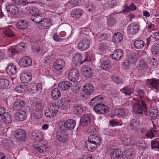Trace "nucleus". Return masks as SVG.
Here are the masks:
<instances>
[{
  "instance_id": "42",
  "label": "nucleus",
  "mask_w": 159,
  "mask_h": 159,
  "mask_svg": "<svg viewBox=\"0 0 159 159\" xmlns=\"http://www.w3.org/2000/svg\"><path fill=\"white\" fill-rule=\"evenodd\" d=\"M58 103L59 105V107L61 109H65L67 107V102L66 98H61L58 101Z\"/></svg>"
},
{
  "instance_id": "56",
  "label": "nucleus",
  "mask_w": 159,
  "mask_h": 159,
  "mask_svg": "<svg viewBox=\"0 0 159 159\" xmlns=\"http://www.w3.org/2000/svg\"><path fill=\"white\" fill-rule=\"evenodd\" d=\"M129 60L133 63L136 62L137 61L135 52H132L130 54L129 57Z\"/></svg>"
},
{
  "instance_id": "37",
  "label": "nucleus",
  "mask_w": 159,
  "mask_h": 159,
  "mask_svg": "<svg viewBox=\"0 0 159 159\" xmlns=\"http://www.w3.org/2000/svg\"><path fill=\"white\" fill-rule=\"evenodd\" d=\"M73 111L77 115H81L84 111L83 107L80 104H76L74 106Z\"/></svg>"
},
{
  "instance_id": "8",
  "label": "nucleus",
  "mask_w": 159,
  "mask_h": 159,
  "mask_svg": "<svg viewBox=\"0 0 159 159\" xmlns=\"http://www.w3.org/2000/svg\"><path fill=\"white\" fill-rule=\"evenodd\" d=\"M79 75V71L76 68H73L70 71L68 78L70 81L75 82L78 80Z\"/></svg>"
},
{
  "instance_id": "61",
  "label": "nucleus",
  "mask_w": 159,
  "mask_h": 159,
  "mask_svg": "<svg viewBox=\"0 0 159 159\" xmlns=\"http://www.w3.org/2000/svg\"><path fill=\"white\" fill-rule=\"evenodd\" d=\"M114 1L111 0L105 3L104 6V8L107 9L111 8L114 7Z\"/></svg>"
},
{
  "instance_id": "51",
  "label": "nucleus",
  "mask_w": 159,
  "mask_h": 159,
  "mask_svg": "<svg viewBox=\"0 0 159 159\" xmlns=\"http://www.w3.org/2000/svg\"><path fill=\"white\" fill-rule=\"evenodd\" d=\"M121 91L125 95H129L134 91V89L128 87L124 88L121 89Z\"/></svg>"
},
{
  "instance_id": "33",
  "label": "nucleus",
  "mask_w": 159,
  "mask_h": 159,
  "mask_svg": "<svg viewBox=\"0 0 159 159\" xmlns=\"http://www.w3.org/2000/svg\"><path fill=\"white\" fill-rule=\"evenodd\" d=\"M51 95L52 98L55 100H57L61 97V92L58 89H52Z\"/></svg>"
},
{
  "instance_id": "17",
  "label": "nucleus",
  "mask_w": 159,
  "mask_h": 159,
  "mask_svg": "<svg viewBox=\"0 0 159 159\" xmlns=\"http://www.w3.org/2000/svg\"><path fill=\"white\" fill-rule=\"evenodd\" d=\"M90 121L91 118L90 115L88 114H84L81 117L80 124L83 127H85L90 123Z\"/></svg>"
},
{
  "instance_id": "63",
  "label": "nucleus",
  "mask_w": 159,
  "mask_h": 159,
  "mask_svg": "<svg viewBox=\"0 0 159 159\" xmlns=\"http://www.w3.org/2000/svg\"><path fill=\"white\" fill-rule=\"evenodd\" d=\"M4 34L8 37H12L14 35V34L10 29H7L3 32Z\"/></svg>"
},
{
  "instance_id": "3",
  "label": "nucleus",
  "mask_w": 159,
  "mask_h": 159,
  "mask_svg": "<svg viewBox=\"0 0 159 159\" xmlns=\"http://www.w3.org/2000/svg\"><path fill=\"white\" fill-rule=\"evenodd\" d=\"M76 125V122L74 120L68 119L65 121L63 124H62L60 126V129L63 130H72L74 129Z\"/></svg>"
},
{
  "instance_id": "2",
  "label": "nucleus",
  "mask_w": 159,
  "mask_h": 159,
  "mask_svg": "<svg viewBox=\"0 0 159 159\" xmlns=\"http://www.w3.org/2000/svg\"><path fill=\"white\" fill-rule=\"evenodd\" d=\"M65 65V63L63 60L61 59H58L54 63V71L57 74L61 73Z\"/></svg>"
},
{
  "instance_id": "44",
  "label": "nucleus",
  "mask_w": 159,
  "mask_h": 159,
  "mask_svg": "<svg viewBox=\"0 0 159 159\" xmlns=\"http://www.w3.org/2000/svg\"><path fill=\"white\" fill-rule=\"evenodd\" d=\"M30 13L32 16H34L35 15H39L41 14L40 8L39 7H34L32 9H30L29 10Z\"/></svg>"
},
{
  "instance_id": "28",
  "label": "nucleus",
  "mask_w": 159,
  "mask_h": 159,
  "mask_svg": "<svg viewBox=\"0 0 159 159\" xmlns=\"http://www.w3.org/2000/svg\"><path fill=\"white\" fill-rule=\"evenodd\" d=\"M58 112L57 110L48 108L45 110L44 114L47 117L51 118L55 116Z\"/></svg>"
},
{
  "instance_id": "5",
  "label": "nucleus",
  "mask_w": 159,
  "mask_h": 159,
  "mask_svg": "<svg viewBox=\"0 0 159 159\" xmlns=\"http://www.w3.org/2000/svg\"><path fill=\"white\" fill-rule=\"evenodd\" d=\"M147 85L151 89L159 90V79L154 78L148 79Z\"/></svg>"
},
{
  "instance_id": "14",
  "label": "nucleus",
  "mask_w": 159,
  "mask_h": 159,
  "mask_svg": "<svg viewBox=\"0 0 159 159\" xmlns=\"http://www.w3.org/2000/svg\"><path fill=\"white\" fill-rule=\"evenodd\" d=\"M20 66L24 67L30 66L32 64V59L28 56H25L22 58L19 61Z\"/></svg>"
},
{
  "instance_id": "47",
  "label": "nucleus",
  "mask_w": 159,
  "mask_h": 159,
  "mask_svg": "<svg viewBox=\"0 0 159 159\" xmlns=\"http://www.w3.org/2000/svg\"><path fill=\"white\" fill-rule=\"evenodd\" d=\"M157 64V60L152 58L150 59L148 65V66L149 68L152 69L155 67Z\"/></svg>"
},
{
  "instance_id": "55",
  "label": "nucleus",
  "mask_w": 159,
  "mask_h": 159,
  "mask_svg": "<svg viewBox=\"0 0 159 159\" xmlns=\"http://www.w3.org/2000/svg\"><path fill=\"white\" fill-rule=\"evenodd\" d=\"M123 143L124 145L129 146L133 144V140L130 138H124L123 140Z\"/></svg>"
},
{
  "instance_id": "9",
  "label": "nucleus",
  "mask_w": 159,
  "mask_h": 159,
  "mask_svg": "<svg viewBox=\"0 0 159 159\" xmlns=\"http://www.w3.org/2000/svg\"><path fill=\"white\" fill-rule=\"evenodd\" d=\"M139 25L138 22H134L130 24L128 26L129 33L131 35L135 34L139 31Z\"/></svg>"
},
{
  "instance_id": "46",
  "label": "nucleus",
  "mask_w": 159,
  "mask_h": 159,
  "mask_svg": "<svg viewBox=\"0 0 159 159\" xmlns=\"http://www.w3.org/2000/svg\"><path fill=\"white\" fill-rule=\"evenodd\" d=\"M41 15V14H40L39 15H35L34 16H32L31 19L35 23H40L42 20V17Z\"/></svg>"
},
{
  "instance_id": "19",
  "label": "nucleus",
  "mask_w": 159,
  "mask_h": 159,
  "mask_svg": "<svg viewBox=\"0 0 159 159\" xmlns=\"http://www.w3.org/2000/svg\"><path fill=\"white\" fill-rule=\"evenodd\" d=\"M58 87L63 91H67L72 86L71 83L68 81H63L60 82L58 85Z\"/></svg>"
},
{
  "instance_id": "12",
  "label": "nucleus",
  "mask_w": 159,
  "mask_h": 159,
  "mask_svg": "<svg viewBox=\"0 0 159 159\" xmlns=\"http://www.w3.org/2000/svg\"><path fill=\"white\" fill-rule=\"evenodd\" d=\"M7 12L12 15L17 14L19 12V8L15 5L10 4L7 5L6 7Z\"/></svg>"
},
{
  "instance_id": "20",
  "label": "nucleus",
  "mask_w": 159,
  "mask_h": 159,
  "mask_svg": "<svg viewBox=\"0 0 159 159\" xmlns=\"http://www.w3.org/2000/svg\"><path fill=\"white\" fill-rule=\"evenodd\" d=\"M82 71L83 75L87 78L91 77L93 75V70L88 66H84L82 69Z\"/></svg>"
},
{
  "instance_id": "4",
  "label": "nucleus",
  "mask_w": 159,
  "mask_h": 159,
  "mask_svg": "<svg viewBox=\"0 0 159 159\" xmlns=\"http://www.w3.org/2000/svg\"><path fill=\"white\" fill-rule=\"evenodd\" d=\"M66 131L60 128L59 129L56 133V137L57 140L61 143H65L68 139V136L66 133Z\"/></svg>"
},
{
  "instance_id": "45",
  "label": "nucleus",
  "mask_w": 159,
  "mask_h": 159,
  "mask_svg": "<svg viewBox=\"0 0 159 159\" xmlns=\"http://www.w3.org/2000/svg\"><path fill=\"white\" fill-rule=\"evenodd\" d=\"M158 114V111L156 108H151L150 110L149 115L150 117L152 120L155 119L157 116Z\"/></svg>"
},
{
  "instance_id": "38",
  "label": "nucleus",
  "mask_w": 159,
  "mask_h": 159,
  "mask_svg": "<svg viewBox=\"0 0 159 159\" xmlns=\"http://www.w3.org/2000/svg\"><path fill=\"white\" fill-rule=\"evenodd\" d=\"M123 35L120 33H115L113 36L112 40L116 43H119L123 39Z\"/></svg>"
},
{
  "instance_id": "23",
  "label": "nucleus",
  "mask_w": 159,
  "mask_h": 159,
  "mask_svg": "<svg viewBox=\"0 0 159 159\" xmlns=\"http://www.w3.org/2000/svg\"><path fill=\"white\" fill-rule=\"evenodd\" d=\"M82 59L81 55L80 53H76L74 55L72 61L75 66H78L83 62Z\"/></svg>"
},
{
  "instance_id": "43",
  "label": "nucleus",
  "mask_w": 159,
  "mask_h": 159,
  "mask_svg": "<svg viewBox=\"0 0 159 159\" xmlns=\"http://www.w3.org/2000/svg\"><path fill=\"white\" fill-rule=\"evenodd\" d=\"M31 49L33 52L34 53L38 52L40 53H42L44 50L42 46L38 45L32 46Z\"/></svg>"
},
{
  "instance_id": "15",
  "label": "nucleus",
  "mask_w": 159,
  "mask_h": 159,
  "mask_svg": "<svg viewBox=\"0 0 159 159\" xmlns=\"http://www.w3.org/2000/svg\"><path fill=\"white\" fill-rule=\"evenodd\" d=\"M83 91L85 94L90 96L94 92V87L91 84H86L83 87Z\"/></svg>"
},
{
  "instance_id": "16",
  "label": "nucleus",
  "mask_w": 159,
  "mask_h": 159,
  "mask_svg": "<svg viewBox=\"0 0 159 159\" xmlns=\"http://www.w3.org/2000/svg\"><path fill=\"white\" fill-rule=\"evenodd\" d=\"M20 78L22 82L27 83L31 80L32 75L30 73L23 71L20 75Z\"/></svg>"
},
{
  "instance_id": "13",
  "label": "nucleus",
  "mask_w": 159,
  "mask_h": 159,
  "mask_svg": "<svg viewBox=\"0 0 159 159\" xmlns=\"http://www.w3.org/2000/svg\"><path fill=\"white\" fill-rule=\"evenodd\" d=\"M148 68V64L143 60H140L139 64L136 66V69L139 72L143 74L147 71Z\"/></svg>"
},
{
  "instance_id": "49",
  "label": "nucleus",
  "mask_w": 159,
  "mask_h": 159,
  "mask_svg": "<svg viewBox=\"0 0 159 159\" xmlns=\"http://www.w3.org/2000/svg\"><path fill=\"white\" fill-rule=\"evenodd\" d=\"M9 81L5 79H0V88L6 87L9 85Z\"/></svg>"
},
{
  "instance_id": "34",
  "label": "nucleus",
  "mask_w": 159,
  "mask_h": 159,
  "mask_svg": "<svg viewBox=\"0 0 159 159\" xmlns=\"http://www.w3.org/2000/svg\"><path fill=\"white\" fill-rule=\"evenodd\" d=\"M152 53L155 56H159V43H153L151 48Z\"/></svg>"
},
{
  "instance_id": "36",
  "label": "nucleus",
  "mask_w": 159,
  "mask_h": 159,
  "mask_svg": "<svg viewBox=\"0 0 159 159\" xmlns=\"http://www.w3.org/2000/svg\"><path fill=\"white\" fill-rule=\"evenodd\" d=\"M30 88L31 90L33 91V92L35 93H37L38 91H41L42 88V85L41 83L36 84L34 83L31 84Z\"/></svg>"
},
{
  "instance_id": "18",
  "label": "nucleus",
  "mask_w": 159,
  "mask_h": 159,
  "mask_svg": "<svg viewBox=\"0 0 159 159\" xmlns=\"http://www.w3.org/2000/svg\"><path fill=\"white\" fill-rule=\"evenodd\" d=\"M122 152L120 148H115L111 153V159H120Z\"/></svg>"
},
{
  "instance_id": "31",
  "label": "nucleus",
  "mask_w": 159,
  "mask_h": 159,
  "mask_svg": "<svg viewBox=\"0 0 159 159\" xmlns=\"http://www.w3.org/2000/svg\"><path fill=\"white\" fill-rule=\"evenodd\" d=\"M100 67L101 68L105 70L109 71L111 68V65L109 60H106L101 63Z\"/></svg>"
},
{
  "instance_id": "54",
  "label": "nucleus",
  "mask_w": 159,
  "mask_h": 159,
  "mask_svg": "<svg viewBox=\"0 0 159 159\" xmlns=\"http://www.w3.org/2000/svg\"><path fill=\"white\" fill-rule=\"evenodd\" d=\"M84 0H70L69 3L74 6H77L82 4Z\"/></svg>"
},
{
  "instance_id": "7",
  "label": "nucleus",
  "mask_w": 159,
  "mask_h": 159,
  "mask_svg": "<svg viewBox=\"0 0 159 159\" xmlns=\"http://www.w3.org/2000/svg\"><path fill=\"white\" fill-rule=\"evenodd\" d=\"M14 135L18 141H22L25 139L27 133L25 130L22 129H18L15 131Z\"/></svg>"
},
{
  "instance_id": "60",
  "label": "nucleus",
  "mask_w": 159,
  "mask_h": 159,
  "mask_svg": "<svg viewBox=\"0 0 159 159\" xmlns=\"http://www.w3.org/2000/svg\"><path fill=\"white\" fill-rule=\"evenodd\" d=\"M139 146L140 150H143L147 147V144L143 140L139 141Z\"/></svg>"
},
{
  "instance_id": "64",
  "label": "nucleus",
  "mask_w": 159,
  "mask_h": 159,
  "mask_svg": "<svg viewBox=\"0 0 159 159\" xmlns=\"http://www.w3.org/2000/svg\"><path fill=\"white\" fill-rule=\"evenodd\" d=\"M152 148H157L159 149V141L156 140H152L151 141Z\"/></svg>"
},
{
  "instance_id": "48",
  "label": "nucleus",
  "mask_w": 159,
  "mask_h": 159,
  "mask_svg": "<svg viewBox=\"0 0 159 159\" xmlns=\"http://www.w3.org/2000/svg\"><path fill=\"white\" fill-rule=\"evenodd\" d=\"M42 110L41 109L36 108L33 111L34 116L37 119L40 118L42 115Z\"/></svg>"
},
{
  "instance_id": "40",
  "label": "nucleus",
  "mask_w": 159,
  "mask_h": 159,
  "mask_svg": "<svg viewBox=\"0 0 159 159\" xmlns=\"http://www.w3.org/2000/svg\"><path fill=\"white\" fill-rule=\"evenodd\" d=\"M123 157L124 159H130L134 157V154L131 151L129 150H125L122 153Z\"/></svg>"
},
{
  "instance_id": "50",
  "label": "nucleus",
  "mask_w": 159,
  "mask_h": 159,
  "mask_svg": "<svg viewBox=\"0 0 159 159\" xmlns=\"http://www.w3.org/2000/svg\"><path fill=\"white\" fill-rule=\"evenodd\" d=\"M138 124V121L136 119H132L130 122V125L131 128L134 130H135L137 129V126Z\"/></svg>"
},
{
  "instance_id": "32",
  "label": "nucleus",
  "mask_w": 159,
  "mask_h": 159,
  "mask_svg": "<svg viewBox=\"0 0 159 159\" xmlns=\"http://www.w3.org/2000/svg\"><path fill=\"white\" fill-rule=\"evenodd\" d=\"M16 26L19 29L23 30L26 29L28 26V23L25 20H20L17 22Z\"/></svg>"
},
{
  "instance_id": "6",
  "label": "nucleus",
  "mask_w": 159,
  "mask_h": 159,
  "mask_svg": "<svg viewBox=\"0 0 159 159\" xmlns=\"http://www.w3.org/2000/svg\"><path fill=\"white\" fill-rule=\"evenodd\" d=\"M94 109L95 112L99 114L107 113L109 111L108 107L107 106L100 103L95 105Z\"/></svg>"
},
{
  "instance_id": "39",
  "label": "nucleus",
  "mask_w": 159,
  "mask_h": 159,
  "mask_svg": "<svg viewBox=\"0 0 159 159\" xmlns=\"http://www.w3.org/2000/svg\"><path fill=\"white\" fill-rule=\"evenodd\" d=\"M1 118L4 123L6 124H10L12 121V117L7 113H5Z\"/></svg>"
},
{
  "instance_id": "35",
  "label": "nucleus",
  "mask_w": 159,
  "mask_h": 159,
  "mask_svg": "<svg viewBox=\"0 0 159 159\" xmlns=\"http://www.w3.org/2000/svg\"><path fill=\"white\" fill-rule=\"evenodd\" d=\"M40 24L41 27L44 29L49 28L52 25L50 20L48 18L42 20Z\"/></svg>"
},
{
  "instance_id": "24",
  "label": "nucleus",
  "mask_w": 159,
  "mask_h": 159,
  "mask_svg": "<svg viewBox=\"0 0 159 159\" xmlns=\"http://www.w3.org/2000/svg\"><path fill=\"white\" fill-rule=\"evenodd\" d=\"M88 140L89 141H91L99 146V143L101 141V138L98 135L93 134L89 136Z\"/></svg>"
},
{
  "instance_id": "57",
  "label": "nucleus",
  "mask_w": 159,
  "mask_h": 159,
  "mask_svg": "<svg viewBox=\"0 0 159 159\" xmlns=\"http://www.w3.org/2000/svg\"><path fill=\"white\" fill-rule=\"evenodd\" d=\"M107 25L110 26H113L116 23L115 19L112 17H110L108 19L107 22Z\"/></svg>"
},
{
  "instance_id": "25",
  "label": "nucleus",
  "mask_w": 159,
  "mask_h": 159,
  "mask_svg": "<svg viewBox=\"0 0 159 159\" xmlns=\"http://www.w3.org/2000/svg\"><path fill=\"white\" fill-rule=\"evenodd\" d=\"M15 116L18 121L24 120L27 117L26 112L23 110H20L16 112L15 114Z\"/></svg>"
},
{
  "instance_id": "41",
  "label": "nucleus",
  "mask_w": 159,
  "mask_h": 159,
  "mask_svg": "<svg viewBox=\"0 0 159 159\" xmlns=\"http://www.w3.org/2000/svg\"><path fill=\"white\" fill-rule=\"evenodd\" d=\"M134 44L137 49H141L144 47L145 43L142 40H137L134 41Z\"/></svg>"
},
{
  "instance_id": "30",
  "label": "nucleus",
  "mask_w": 159,
  "mask_h": 159,
  "mask_svg": "<svg viewBox=\"0 0 159 159\" xmlns=\"http://www.w3.org/2000/svg\"><path fill=\"white\" fill-rule=\"evenodd\" d=\"M83 11L80 9H75L72 11L71 13L72 17L75 18L80 17L84 14Z\"/></svg>"
},
{
  "instance_id": "22",
  "label": "nucleus",
  "mask_w": 159,
  "mask_h": 159,
  "mask_svg": "<svg viewBox=\"0 0 159 159\" xmlns=\"http://www.w3.org/2000/svg\"><path fill=\"white\" fill-rule=\"evenodd\" d=\"M157 128L155 127L153 128H151L150 129L147 130L145 134V136L146 138L152 139L155 136H157L158 130H156Z\"/></svg>"
},
{
  "instance_id": "11",
  "label": "nucleus",
  "mask_w": 159,
  "mask_h": 159,
  "mask_svg": "<svg viewBox=\"0 0 159 159\" xmlns=\"http://www.w3.org/2000/svg\"><path fill=\"white\" fill-rule=\"evenodd\" d=\"M42 55L44 57V61L46 63L52 62L56 57L55 54L52 52H45L42 54Z\"/></svg>"
},
{
  "instance_id": "21",
  "label": "nucleus",
  "mask_w": 159,
  "mask_h": 159,
  "mask_svg": "<svg viewBox=\"0 0 159 159\" xmlns=\"http://www.w3.org/2000/svg\"><path fill=\"white\" fill-rule=\"evenodd\" d=\"M123 52L120 49H116L111 55V58L115 60H120L123 56Z\"/></svg>"
},
{
  "instance_id": "59",
  "label": "nucleus",
  "mask_w": 159,
  "mask_h": 159,
  "mask_svg": "<svg viewBox=\"0 0 159 159\" xmlns=\"http://www.w3.org/2000/svg\"><path fill=\"white\" fill-rule=\"evenodd\" d=\"M13 2L17 5H25L29 3L27 0H12Z\"/></svg>"
},
{
  "instance_id": "58",
  "label": "nucleus",
  "mask_w": 159,
  "mask_h": 159,
  "mask_svg": "<svg viewBox=\"0 0 159 159\" xmlns=\"http://www.w3.org/2000/svg\"><path fill=\"white\" fill-rule=\"evenodd\" d=\"M25 86L22 85H18L16 88V91L18 93H23L25 92Z\"/></svg>"
},
{
  "instance_id": "27",
  "label": "nucleus",
  "mask_w": 159,
  "mask_h": 159,
  "mask_svg": "<svg viewBox=\"0 0 159 159\" xmlns=\"http://www.w3.org/2000/svg\"><path fill=\"white\" fill-rule=\"evenodd\" d=\"M85 147L87 148L88 151H94L98 147V145L91 141H89L88 140L85 143Z\"/></svg>"
},
{
  "instance_id": "1",
  "label": "nucleus",
  "mask_w": 159,
  "mask_h": 159,
  "mask_svg": "<svg viewBox=\"0 0 159 159\" xmlns=\"http://www.w3.org/2000/svg\"><path fill=\"white\" fill-rule=\"evenodd\" d=\"M133 111L134 114H143V112L147 115V108L146 104L143 101H138L134 104Z\"/></svg>"
},
{
  "instance_id": "53",
  "label": "nucleus",
  "mask_w": 159,
  "mask_h": 159,
  "mask_svg": "<svg viewBox=\"0 0 159 159\" xmlns=\"http://www.w3.org/2000/svg\"><path fill=\"white\" fill-rule=\"evenodd\" d=\"M34 148L38 152L40 153L44 152L45 148L43 144L41 146L37 144L34 145Z\"/></svg>"
},
{
  "instance_id": "29",
  "label": "nucleus",
  "mask_w": 159,
  "mask_h": 159,
  "mask_svg": "<svg viewBox=\"0 0 159 159\" xmlns=\"http://www.w3.org/2000/svg\"><path fill=\"white\" fill-rule=\"evenodd\" d=\"M114 113L116 116L122 118H124L128 115L127 112L125 110L120 108L115 110Z\"/></svg>"
},
{
  "instance_id": "10",
  "label": "nucleus",
  "mask_w": 159,
  "mask_h": 159,
  "mask_svg": "<svg viewBox=\"0 0 159 159\" xmlns=\"http://www.w3.org/2000/svg\"><path fill=\"white\" fill-rule=\"evenodd\" d=\"M90 42L87 39H84L78 43V49L81 51H84L88 49L90 46Z\"/></svg>"
},
{
  "instance_id": "62",
  "label": "nucleus",
  "mask_w": 159,
  "mask_h": 159,
  "mask_svg": "<svg viewBox=\"0 0 159 159\" xmlns=\"http://www.w3.org/2000/svg\"><path fill=\"white\" fill-rule=\"evenodd\" d=\"M134 94L135 95L138 96V98H139L140 99L143 98L145 94L141 90H138L135 92Z\"/></svg>"
},
{
  "instance_id": "26",
  "label": "nucleus",
  "mask_w": 159,
  "mask_h": 159,
  "mask_svg": "<svg viewBox=\"0 0 159 159\" xmlns=\"http://www.w3.org/2000/svg\"><path fill=\"white\" fill-rule=\"evenodd\" d=\"M6 71L9 75H13L16 73L17 69L15 66L11 63L7 66Z\"/></svg>"
},
{
  "instance_id": "52",
  "label": "nucleus",
  "mask_w": 159,
  "mask_h": 159,
  "mask_svg": "<svg viewBox=\"0 0 159 159\" xmlns=\"http://www.w3.org/2000/svg\"><path fill=\"white\" fill-rule=\"evenodd\" d=\"M111 78L114 82L117 84H122L123 83V80L116 76H112Z\"/></svg>"
}]
</instances>
